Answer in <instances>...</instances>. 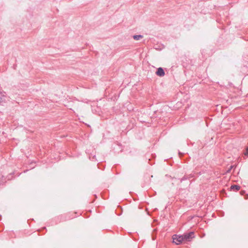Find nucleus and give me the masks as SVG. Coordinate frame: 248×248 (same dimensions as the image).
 I'll use <instances>...</instances> for the list:
<instances>
[{
  "label": "nucleus",
  "instance_id": "obj_1",
  "mask_svg": "<svg viewBox=\"0 0 248 248\" xmlns=\"http://www.w3.org/2000/svg\"><path fill=\"white\" fill-rule=\"evenodd\" d=\"M173 243L176 245H180L184 241L183 235H178L175 234L172 236Z\"/></svg>",
  "mask_w": 248,
  "mask_h": 248
},
{
  "label": "nucleus",
  "instance_id": "obj_2",
  "mask_svg": "<svg viewBox=\"0 0 248 248\" xmlns=\"http://www.w3.org/2000/svg\"><path fill=\"white\" fill-rule=\"evenodd\" d=\"M183 237L184 241H189L192 238L194 237V233L193 232H190L188 233L183 235Z\"/></svg>",
  "mask_w": 248,
  "mask_h": 248
},
{
  "label": "nucleus",
  "instance_id": "obj_3",
  "mask_svg": "<svg viewBox=\"0 0 248 248\" xmlns=\"http://www.w3.org/2000/svg\"><path fill=\"white\" fill-rule=\"evenodd\" d=\"M7 97L5 92H0V104L5 102L6 100Z\"/></svg>",
  "mask_w": 248,
  "mask_h": 248
},
{
  "label": "nucleus",
  "instance_id": "obj_4",
  "mask_svg": "<svg viewBox=\"0 0 248 248\" xmlns=\"http://www.w3.org/2000/svg\"><path fill=\"white\" fill-rule=\"evenodd\" d=\"M156 74L159 77H163L165 75V72L163 68L159 67L157 69Z\"/></svg>",
  "mask_w": 248,
  "mask_h": 248
},
{
  "label": "nucleus",
  "instance_id": "obj_5",
  "mask_svg": "<svg viewBox=\"0 0 248 248\" xmlns=\"http://www.w3.org/2000/svg\"><path fill=\"white\" fill-rule=\"evenodd\" d=\"M143 37V36L141 35H135L133 36V39L135 40H139L142 39Z\"/></svg>",
  "mask_w": 248,
  "mask_h": 248
},
{
  "label": "nucleus",
  "instance_id": "obj_6",
  "mask_svg": "<svg viewBox=\"0 0 248 248\" xmlns=\"http://www.w3.org/2000/svg\"><path fill=\"white\" fill-rule=\"evenodd\" d=\"M231 190H233L234 191H237V190H239L240 186L237 185H232L231 186Z\"/></svg>",
  "mask_w": 248,
  "mask_h": 248
},
{
  "label": "nucleus",
  "instance_id": "obj_7",
  "mask_svg": "<svg viewBox=\"0 0 248 248\" xmlns=\"http://www.w3.org/2000/svg\"><path fill=\"white\" fill-rule=\"evenodd\" d=\"M245 155H246L248 156V147L247 148V150H246V153H245Z\"/></svg>",
  "mask_w": 248,
  "mask_h": 248
}]
</instances>
